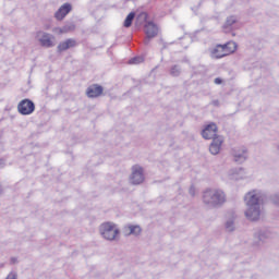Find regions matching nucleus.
<instances>
[{"instance_id": "2", "label": "nucleus", "mask_w": 279, "mask_h": 279, "mask_svg": "<svg viewBox=\"0 0 279 279\" xmlns=\"http://www.w3.org/2000/svg\"><path fill=\"white\" fill-rule=\"evenodd\" d=\"M219 128L217 123L210 122L209 124L205 125L204 129L201 131V136L205 138V141H211L209 145V151L213 156H217L219 151H221V145H223V137L218 135Z\"/></svg>"}, {"instance_id": "23", "label": "nucleus", "mask_w": 279, "mask_h": 279, "mask_svg": "<svg viewBox=\"0 0 279 279\" xmlns=\"http://www.w3.org/2000/svg\"><path fill=\"white\" fill-rule=\"evenodd\" d=\"M269 202L274 204V206H279V193H275L269 196Z\"/></svg>"}, {"instance_id": "20", "label": "nucleus", "mask_w": 279, "mask_h": 279, "mask_svg": "<svg viewBox=\"0 0 279 279\" xmlns=\"http://www.w3.org/2000/svg\"><path fill=\"white\" fill-rule=\"evenodd\" d=\"M229 175L234 177V175H245V168L239 167V168H232L229 170Z\"/></svg>"}, {"instance_id": "22", "label": "nucleus", "mask_w": 279, "mask_h": 279, "mask_svg": "<svg viewBox=\"0 0 279 279\" xmlns=\"http://www.w3.org/2000/svg\"><path fill=\"white\" fill-rule=\"evenodd\" d=\"M225 228L227 232H234V219L227 220V222L225 223Z\"/></svg>"}, {"instance_id": "16", "label": "nucleus", "mask_w": 279, "mask_h": 279, "mask_svg": "<svg viewBox=\"0 0 279 279\" xmlns=\"http://www.w3.org/2000/svg\"><path fill=\"white\" fill-rule=\"evenodd\" d=\"M218 47H220L221 51L227 53V56H230V53H234V51H236L238 46H236V43L229 41V43H226L223 45L218 44Z\"/></svg>"}, {"instance_id": "17", "label": "nucleus", "mask_w": 279, "mask_h": 279, "mask_svg": "<svg viewBox=\"0 0 279 279\" xmlns=\"http://www.w3.org/2000/svg\"><path fill=\"white\" fill-rule=\"evenodd\" d=\"M228 53H225L221 51V47L217 45L213 50H211V58H215L216 60H220V58H226Z\"/></svg>"}, {"instance_id": "9", "label": "nucleus", "mask_w": 279, "mask_h": 279, "mask_svg": "<svg viewBox=\"0 0 279 279\" xmlns=\"http://www.w3.org/2000/svg\"><path fill=\"white\" fill-rule=\"evenodd\" d=\"M233 160L238 165H243L248 158L247 148L245 146L232 149Z\"/></svg>"}, {"instance_id": "13", "label": "nucleus", "mask_w": 279, "mask_h": 279, "mask_svg": "<svg viewBox=\"0 0 279 279\" xmlns=\"http://www.w3.org/2000/svg\"><path fill=\"white\" fill-rule=\"evenodd\" d=\"M41 34V37L39 38V43L43 47H46V49H51V47H56V44L53 43V40H51V38H53V36L49 33H43V32H37V36H39Z\"/></svg>"}, {"instance_id": "32", "label": "nucleus", "mask_w": 279, "mask_h": 279, "mask_svg": "<svg viewBox=\"0 0 279 279\" xmlns=\"http://www.w3.org/2000/svg\"><path fill=\"white\" fill-rule=\"evenodd\" d=\"M251 279H260V277L254 275V276L251 277Z\"/></svg>"}, {"instance_id": "15", "label": "nucleus", "mask_w": 279, "mask_h": 279, "mask_svg": "<svg viewBox=\"0 0 279 279\" xmlns=\"http://www.w3.org/2000/svg\"><path fill=\"white\" fill-rule=\"evenodd\" d=\"M73 47H77V41L73 38H69L64 41L59 43L57 47V53L69 51V49H73Z\"/></svg>"}, {"instance_id": "8", "label": "nucleus", "mask_w": 279, "mask_h": 279, "mask_svg": "<svg viewBox=\"0 0 279 279\" xmlns=\"http://www.w3.org/2000/svg\"><path fill=\"white\" fill-rule=\"evenodd\" d=\"M238 23H239V17L236 15L227 16L222 25L223 34H232V36H236V34L234 33V25H236Z\"/></svg>"}, {"instance_id": "14", "label": "nucleus", "mask_w": 279, "mask_h": 279, "mask_svg": "<svg viewBox=\"0 0 279 279\" xmlns=\"http://www.w3.org/2000/svg\"><path fill=\"white\" fill-rule=\"evenodd\" d=\"M143 228L138 225H126L123 229L124 236H141Z\"/></svg>"}, {"instance_id": "24", "label": "nucleus", "mask_w": 279, "mask_h": 279, "mask_svg": "<svg viewBox=\"0 0 279 279\" xmlns=\"http://www.w3.org/2000/svg\"><path fill=\"white\" fill-rule=\"evenodd\" d=\"M144 60L143 57H133L129 60V64H141Z\"/></svg>"}, {"instance_id": "28", "label": "nucleus", "mask_w": 279, "mask_h": 279, "mask_svg": "<svg viewBox=\"0 0 279 279\" xmlns=\"http://www.w3.org/2000/svg\"><path fill=\"white\" fill-rule=\"evenodd\" d=\"M189 193L192 197H195V186L191 185Z\"/></svg>"}, {"instance_id": "31", "label": "nucleus", "mask_w": 279, "mask_h": 279, "mask_svg": "<svg viewBox=\"0 0 279 279\" xmlns=\"http://www.w3.org/2000/svg\"><path fill=\"white\" fill-rule=\"evenodd\" d=\"M16 260H17L16 257H12V258H11V263H12L13 265H14V263H16Z\"/></svg>"}, {"instance_id": "12", "label": "nucleus", "mask_w": 279, "mask_h": 279, "mask_svg": "<svg viewBox=\"0 0 279 279\" xmlns=\"http://www.w3.org/2000/svg\"><path fill=\"white\" fill-rule=\"evenodd\" d=\"M272 233L268 229H259L255 232L254 238L257 239V242H254V245L259 246L262 243H265L267 239H271Z\"/></svg>"}, {"instance_id": "3", "label": "nucleus", "mask_w": 279, "mask_h": 279, "mask_svg": "<svg viewBox=\"0 0 279 279\" xmlns=\"http://www.w3.org/2000/svg\"><path fill=\"white\" fill-rule=\"evenodd\" d=\"M203 204L208 208H221L226 204V193L221 190L208 189L203 193Z\"/></svg>"}, {"instance_id": "10", "label": "nucleus", "mask_w": 279, "mask_h": 279, "mask_svg": "<svg viewBox=\"0 0 279 279\" xmlns=\"http://www.w3.org/2000/svg\"><path fill=\"white\" fill-rule=\"evenodd\" d=\"M86 95L88 99H97V97H101V95H104V86L99 84H92L87 87Z\"/></svg>"}, {"instance_id": "1", "label": "nucleus", "mask_w": 279, "mask_h": 279, "mask_svg": "<svg viewBox=\"0 0 279 279\" xmlns=\"http://www.w3.org/2000/svg\"><path fill=\"white\" fill-rule=\"evenodd\" d=\"M263 197H265V194L260 191L248 192L244 196V202L247 206L245 217L250 221H258V219H260V202H263Z\"/></svg>"}, {"instance_id": "7", "label": "nucleus", "mask_w": 279, "mask_h": 279, "mask_svg": "<svg viewBox=\"0 0 279 279\" xmlns=\"http://www.w3.org/2000/svg\"><path fill=\"white\" fill-rule=\"evenodd\" d=\"M130 182L134 186L138 184H143L145 182V170L141 166H133L132 167V174L130 175Z\"/></svg>"}, {"instance_id": "18", "label": "nucleus", "mask_w": 279, "mask_h": 279, "mask_svg": "<svg viewBox=\"0 0 279 279\" xmlns=\"http://www.w3.org/2000/svg\"><path fill=\"white\" fill-rule=\"evenodd\" d=\"M135 17H136V12L134 11L130 12L123 22V27H125L126 29L130 28V26L134 23Z\"/></svg>"}, {"instance_id": "25", "label": "nucleus", "mask_w": 279, "mask_h": 279, "mask_svg": "<svg viewBox=\"0 0 279 279\" xmlns=\"http://www.w3.org/2000/svg\"><path fill=\"white\" fill-rule=\"evenodd\" d=\"M148 15L145 12H142L137 15L136 21H141L142 23H147Z\"/></svg>"}, {"instance_id": "26", "label": "nucleus", "mask_w": 279, "mask_h": 279, "mask_svg": "<svg viewBox=\"0 0 279 279\" xmlns=\"http://www.w3.org/2000/svg\"><path fill=\"white\" fill-rule=\"evenodd\" d=\"M19 275H16V272H10L5 279H17Z\"/></svg>"}, {"instance_id": "30", "label": "nucleus", "mask_w": 279, "mask_h": 279, "mask_svg": "<svg viewBox=\"0 0 279 279\" xmlns=\"http://www.w3.org/2000/svg\"><path fill=\"white\" fill-rule=\"evenodd\" d=\"M3 167H5V160L0 159V168H3Z\"/></svg>"}, {"instance_id": "19", "label": "nucleus", "mask_w": 279, "mask_h": 279, "mask_svg": "<svg viewBox=\"0 0 279 279\" xmlns=\"http://www.w3.org/2000/svg\"><path fill=\"white\" fill-rule=\"evenodd\" d=\"M169 74L172 77H180L182 75V65L180 64H174L170 68Z\"/></svg>"}, {"instance_id": "5", "label": "nucleus", "mask_w": 279, "mask_h": 279, "mask_svg": "<svg viewBox=\"0 0 279 279\" xmlns=\"http://www.w3.org/2000/svg\"><path fill=\"white\" fill-rule=\"evenodd\" d=\"M144 45H149L151 43V38H156L158 36V25L153 21L146 22L144 25Z\"/></svg>"}, {"instance_id": "4", "label": "nucleus", "mask_w": 279, "mask_h": 279, "mask_svg": "<svg viewBox=\"0 0 279 279\" xmlns=\"http://www.w3.org/2000/svg\"><path fill=\"white\" fill-rule=\"evenodd\" d=\"M99 233L106 241H116L117 236L121 234V230L117 228L114 222H104L99 227Z\"/></svg>"}, {"instance_id": "6", "label": "nucleus", "mask_w": 279, "mask_h": 279, "mask_svg": "<svg viewBox=\"0 0 279 279\" xmlns=\"http://www.w3.org/2000/svg\"><path fill=\"white\" fill-rule=\"evenodd\" d=\"M35 110L36 104H34L29 98L21 100L17 105V112H20V114H23V117L33 114Z\"/></svg>"}, {"instance_id": "21", "label": "nucleus", "mask_w": 279, "mask_h": 279, "mask_svg": "<svg viewBox=\"0 0 279 279\" xmlns=\"http://www.w3.org/2000/svg\"><path fill=\"white\" fill-rule=\"evenodd\" d=\"M75 29V24L69 23L60 28V34H69V32H73Z\"/></svg>"}, {"instance_id": "27", "label": "nucleus", "mask_w": 279, "mask_h": 279, "mask_svg": "<svg viewBox=\"0 0 279 279\" xmlns=\"http://www.w3.org/2000/svg\"><path fill=\"white\" fill-rule=\"evenodd\" d=\"M214 84H217V85L223 84V78H221V77H216V78L214 80Z\"/></svg>"}, {"instance_id": "29", "label": "nucleus", "mask_w": 279, "mask_h": 279, "mask_svg": "<svg viewBox=\"0 0 279 279\" xmlns=\"http://www.w3.org/2000/svg\"><path fill=\"white\" fill-rule=\"evenodd\" d=\"M211 105L215 106L216 108H219V106H220L219 99L213 100Z\"/></svg>"}, {"instance_id": "11", "label": "nucleus", "mask_w": 279, "mask_h": 279, "mask_svg": "<svg viewBox=\"0 0 279 279\" xmlns=\"http://www.w3.org/2000/svg\"><path fill=\"white\" fill-rule=\"evenodd\" d=\"M73 10V5L69 2L63 3L54 13V19L57 21H64V17L71 13Z\"/></svg>"}, {"instance_id": "33", "label": "nucleus", "mask_w": 279, "mask_h": 279, "mask_svg": "<svg viewBox=\"0 0 279 279\" xmlns=\"http://www.w3.org/2000/svg\"><path fill=\"white\" fill-rule=\"evenodd\" d=\"M163 49H167V44L163 45Z\"/></svg>"}]
</instances>
